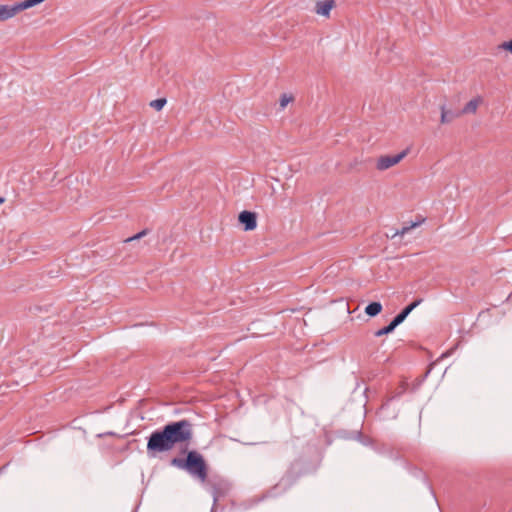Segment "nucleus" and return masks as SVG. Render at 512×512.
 <instances>
[{
  "mask_svg": "<svg viewBox=\"0 0 512 512\" xmlns=\"http://www.w3.org/2000/svg\"><path fill=\"white\" fill-rule=\"evenodd\" d=\"M171 465L186 471L190 476L198 480H206L208 466L204 457L196 450L187 452L186 458L174 457Z\"/></svg>",
  "mask_w": 512,
  "mask_h": 512,
  "instance_id": "nucleus-1",
  "label": "nucleus"
},
{
  "mask_svg": "<svg viewBox=\"0 0 512 512\" xmlns=\"http://www.w3.org/2000/svg\"><path fill=\"white\" fill-rule=\"evenodd\" d=\"M409 152V149H405L396 155H383L380 156L376 163V168L380 171L389 169L390 167L398 164L403 160Z\"/></svg>",
  "mask_w": 512,
  "mask_h": 512,
  "instance_id": "nucleus-4",
  "label": "nucleus"
},
{
  "mask_svg": "<svg viewBox=\"0 0 512 512\" xmlns=\"http://www.w3.org/2000/svg\"><path fill=\"white\" fill-rule=\"evenodd\" d=\"M238 220L244 226L245 231L254 230L257 226V215L251 211H242L238 216Z\"/></svg>",
  "mask_w": 512,
  "mask_h": 512,
  "instance_id": "nucleus-5",
  "label": "nucleus"
},
{
  "mask_svg": "<svg viewBox=\"0 0 512 512\" xmlns=\"http://www.w3.org/2000/svg\"><path fill=\"white\" fill-rule=\"evenodd\" d=\"M5 469V467H2L0 468V474L2 473V471Z\"/></svg>",
  "mask_w": 512,
  "mask_h": 512,
  "instance_id": "nucleus-17",
  "label": "nucleus"
},
{
  "mask_svg": "<svg viewBox=\"0 0 512 512\" xmlns=\"http://www.w3.org/2000/svg\"><path fill=\"white\" fill-rule=\"evenodd\" d=\"M174 447L176 445H188L194 437V425L187 419L172 421L164 425Z\"/></svg>",
  "mask_w": 512,
  "mask_h": 512,
  "instance_id": "nucleus-2",
  "label": "nucleus"
},
{
  "mask_svg": "<svg viewBox=\"0 0 512 512\" xmlns=\"http://www.w3.org/2000/svg\"><path fill=\"white\" fill-rule=\"evenodd\" d=\"M165 104H166V99L165 98H159V99L153 100L150 103V106L155 108L157 111H159V110H161L164 107Z\"/></svg>",
  "mask_w": 512,
  "mask_h": 512,
  "instance_id": "nucleus-13",
  "label": "nucleus"
},
{
  "mask_svg": "<svg viewBox=\"0 0 512 512\" xmlns=\"http://www.w3.org/2000/svg\"><path fill=\"white\" fill-rule=\"evenodd\" d=\"M483 102L482 97L478 96L470 100L462 110H460L461 115L463 114H474L477 111L478 106Z\"/></svg>",
  "mask_w": 512,
  "mask_h": 512,
  "instance_id": "nucleus-9",
  "label": "nucleus"
},
{
  "mask_svg": "<svg viewBox=\"0 0 512 512\" xmlns=\"http://www.w3.org/2000/svg\"><path fill=\"white\" fill-rule=\"evenodd\" d=\"M174 448L175 447L164 426L153 431L147 438L146 452L150 458H155L161 454L168 453Z\"/></svg>",
  "mask_w": 512,
  "mask_h": 512,
  "instance_id": "nucleus-3",
  "label": "nucleus"
},
{
  "mask_svg": "<svg viewBox=\"0 0 512 512\" xmlns=\"http://www.w3.org/2000/svg\"><path fill=\"white\" fill-rule=\"evenodd\" d=\"M422 302V299H417L411 304H409L407 307H405L398 315L394 317V320L398 325H400L407 316Z\"/></svg>",
  "mask_w": 512,
  "mask_h": 512,
  "instance_id": "nucleus-8",
  "label": "nucleus"
},
{
  "mask_svg": "<svg viewBox=\"0 0 512 512\" xmlns=\"http://www.w3.org/2000/svg\"><path fill=\"white\" fill-rule=\"evenodd\" d=\"M293 100V97L287 94H283L280 98V107L284 109L288 103H290Z\"/></svg>",
  "mask_w": 512,
  "mask_h": 512,
  "instance_id": "nucleus-15",
  "label": "nucleus"
},
{
  "mask_svg": "<svg viewBox=\"0 0 512 512\" xmlns=\"http://www.w3.org/2000/svg\"><path fill=\"white\" fill-rule=\"evenodd\" d=\"M398 326V324L396 323V321L393 319L387 326L377 330L375 332V336L376 337H381L383 335H387L389 333H392L395 328Z\"/></svg>",
  "mask_w": 512,
  "mask_h": 512,
  "instance_id": "nucleus-12",
  "label": "nucleus"
},
{
  "mask_svg": "<svg viewBox=\"0 0 512 512\" xmlns=\"http://www.w3.org/2000/svg\"><path fill=\"white\" fill-rule=\"evenodd\" d=\"M382 311V304L380 302H371L365 308V313L370 317L377 316Z\"/></svg>",
  "mask_w": 512,
  "mask_h": 512,
  "instance_id": "nucleus-11",
  "label": "nucleus"
},
{
  "mask_svg": "<svg viewBox=\"0 0 512 512\" xmlns=\"http://www.w3.org/2000/svg\"><path fill=\"white\" fill-rule=\"evenodd\" d=\"M147 234H148V230L144 229L141 232L137 233L136 235L127 238L125 240V242H131V241H134V240H139V239L143 238L144 236H146Z\"/></svg>",
  "mask_w": 512,
  "mask_h": 512,
  "instance_id": "nucleus-16",
  "label": "nucleus"
},
{
  "mask_svg": "<svg viewBox=\"0 0 512 512\" xmlns=\"http://www.w3.org/2000/svg\"><path fill=\"white\" fill-rule=\"evenodd\" d=\"M334 1L326 0L323 2H317L316 13L322 16H329L331 9L333 8Z\"/></svg>",
  "mask_w": 512,
  "mask_h": 512,
  "instance_id": "nucleus-10",
  "label": "nucleus"
},
{
  "mask_svg": "<svg viewBox=\"0 0 512 512\" xmlns=\"http://www.w3.org/2000/svg\"><path fill=\"white\" fill-rule=\"evenodd\" d=\"M4 199L0 197V204L3 203Z\"/></svg>",
  "mask_w": 512,
  "mask_h": 512,
  "instance_id": "nucleus-18",
  "label": "nucleus"
},
{
  "mask_svg": "<svg viewBox=\"0 0 512 512\" xmlns=\"http://www.w3.org/2000/svg\"><path fill=\"white\" fill-rule=\"evenodd\" d=\"M441 110V123L448 124L452 122L454 119L461 116L460 110H452L448 109L445 104L440 106Z\"/></svg>",
  "mask_w": 512,
  "mask_h": 512,
  "instance_id": "nucleus-6",
  "label": "nucleus"
},
{
  "mask_svg": "<svg viewBox=\"0 0 512 512\" xmlns=\"http://www.w3.org/2000/svg\"><path fill=\"white\" fill-rule=\"evenodd\" d=\"M19 13L17 4L0 5V21H6Z\"/></svg>",
  "mask_w": 512,
  "mask_h": 512,
  "instance_id": "nucleus-7",
  "label": "nucleus"
},
{
  "mask_svg": "<svg viewBox=\"0 0 512 512\" xmlns=\"http://www.w3.org/2000/svg\"><path fill=\"white\" fill-rule=\"evenodd\" d=\"M419 223H413L411 226H405L401 230H397L392 237H395L397 235L404 236L407 234L412 228L418 226Z\"/></svg>",
  "mask_w": 512,
  "mask_h": 512,
  "instance_id": "nucleus-14",
  "label": "nucleus"
}]
</instances>
